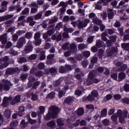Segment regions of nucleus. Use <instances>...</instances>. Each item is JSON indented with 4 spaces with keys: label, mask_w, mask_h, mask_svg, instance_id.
I'll return each mask as SVG.
<instances>
[{
    "label": "nucleus",
    "mask_w": 129,
    "mask_h": 129,
    "mask_svg": "<svg viewBox=\"0 0 129 129\" xmlns=\"http://www.w3.org/2000/svg\"><path fill=\"white\" fill-rule=\"evenodd\" d=\"M30 95L31 96V100L33 101H36L38 99V96L36 94H34V92H31Z\"/></svg>",
    "instance_id": "28"
},
{
    "label": "nucleus",
    "mask_w": 129,
    "mask_h": 129,
    "mask_svg": "<svg viewBox=\"0 0 129 129\" xmlns=\"http://www.w3.org/2000/svg\"><path fill=\"white\" fill-rule=\"evenodd\" d=\"M13 17H14V15L12 14L5 15L4 16H1L0 17V23L1 22L7 21V20H9V19H12Z\"/></svg>",
    "instance_id": "8"
},
{
    "label": "nucleus",
    "mask_w": 129,
    "mask_h": 129,
    "mask_svg": "<svg viewBox=\"0 0 129 129\" xmlns=\"http://www.w3.org/2000/svg\"><path fill=\"white\" fill-rule=\"evenodd\" d=\"M13 98L12 97H4L3 99L4 104H8V102L9 100H12Z\"/></svg>",
    "instance_id": "32"
},
{
    "label": "nucleus",
    "mask_w": 129,
    "mask_h": 129,
    "mask_svg": "<svg viewBox=\"0 0 129 129\" xmlns=\"http://www.w3.org/2000/svg\"><path fill=\"white\" fill-rule=\"evenodd\" d=\"M49 110L50 111L53 118H55L57 116V114L59 113V107L57 106H51L49 107Z\"/></svg>",
    "instance_id": "2"
},
{
    "label": "nucleus",
    "mask_w": 129,
    "mask_h": 129,
    "mask_svg": "<svg viewBox=\"0 0 129 129\" xmlns=\"http://www.w3.org/2000/svg\"><path fill=\"white\" fill-rule=\"evenodd\" d=\"M106 52L107 57H111L112 55L116 54L118 52V48H117V46H112L111 48L107 49Z\"/></svg>",
    "instance_id": "1"
},
{
    "label": "nucleus",
    "mask_w": 129,
    "mask_h": 129,
    "mask_svg": "<svg viewBox=\"0 0 129 129\" xmlns=\"http://www.w3.org/2000/svg\"><path fill=\"white\" fill-rule=\"evenodd\" d=\"M21 101V96L17 95L16 96L12 101V104H16V103H19Z\"/></svg>",
    "instance_id": "9"
},
{
    "label": "nucleus",
    "mask_w": 129,
    "mask_h": 129,
    "mask_svg": "<svg viewBox=\"0 0 129 129\" xmlns=\"http://www.w3.org/2000/svg\"><path fill=\"white\" fill-rule=\"evenodd\" d=\"M127 69V66L125 64H123L121 65L120 68L118 69L119 72H123V71H125Z\"/></svg>",
    "instance_id": "19"
},
{
    "label": "nucleus",
    "mask_w": 129,
    "mask_h": 129,
    "mask_svg": "<svg viewBox=\"0 0 129 129\" xmlns=\"http://www.w3.org/2000/svg\"><path fill=\"white\" fill-rule=\"evenodd\" d=\"M96 46L97 48H102L104 46V42L100 40H97L96 41Z\"/></svg>",
    "instance_id": "16"
},
{
    "label": "nucleus",
    "mask_w": 129,
    "mask_h": 129,
    "mask_svg": "<svg viewBox=\"0 0 129 129\" xmlns=\"http://www.w3.org/2000/svg\"><path fill=\"white\" fill-rule=\"evenodd\" d=\"M16 72H20V69L18 68H9L7 69L5 74L6 75H12V74H14V73H16Z\"/></svg>",
    "instance_id": "4"
},
{
    "label": "nucleus",
    "mask_w": 129,
    "mask_h": 129,
    "mask_svg": "<svg viewBox=\"0 0 129 129\" xmlns=\"http://www.w3.org/2000/svg\"><path fill=\"white\" fill-rule=\"evenodd\" d=\"M58 21V18L57 17H54L53 18L50 19L49 21V24L50 25H52V24H55L56 22Z\"/></svg>",
    "instance_id": "36"
},
{
    "label": "nucleus",
    "mask_w": 129,
    "mask_h": 129,
    "mask_svg": "<svg viewBox=\"0 0 129 129\" xmlns=\"http://www.w3.org/2000/svg\"><path fill=\"white\" fill-rule=\"evenodd\" d=\"M111 118L114 122H117V115H116V114H114L113 115H112L111 116Z\"/></svg>",
    "instance_id": "56"
},
{
    "label": "nucleus",
    "mask_w": 129,
    "mask_h": 129,
    "mask_svg": "<svg viewBox=\"0 0 129 129\" xmlns=\"http://www.w3.org/2000/svg\"><path fill=\"white\" fill-rule=\"evenodd\" d=\"M76 114L78 116L83 115L84 114V108L82 107L78 108L76 110Z\"/></svg>",
    "instance_id": "13"
},
{
    "label": "nucleus",
    "mask_w": 129,
    "mask_h": 129,
    "mask_svg": "<svg viewBox=\"0 0 129 129\" xmlns=\"http://www.w3.org/2000/svg\"><path fill=\"white\" fill-rule=\"evenodd\" d=\"M82 54L85 58H88L90 56V52L88 51H84L82 52Z\"/></svg>",
    "instance_id": "35"
},
{
    "label": "nucleus",
    "mask_w": 129,
    "mask_h": 129,
    "mask_svg": "<svg viewBox=\"0 0 129 129\" xmlns=\"http://www.w3.org/2000/svg\"><path fill=\"white\" fill-rule=\"evenodd\" d=\"M4 84H3V90L4 91H9L10 89H11V86L13 85L10 81H8L7 80H2Z\"/></svg>",
    "instance_id": "3"
},
{
    "label": "nucleus",
    "mask_w": 129,
    "mask_h": 129,
    "mask_svg": "<svg viewBox=\"0 0 129 129\" xmlns=\"http://www.w3.org/2000/svg\"><path fill=\"white\" fill-rule=\"evenodd\" d=\"M40 44H42V39H35L34 44L35 46H40Z\"/></svg>",
    "instance_id": "44"
},
{
    "label": "nucleus",
    "mask_w": 129,
    "mask_h": 129,
    "mask_svg": "<svg viewBox=\"0 0 129 129\" xmlns=\"http://www.w3.org/2000/svg\"><path fill=\"white\" fill-rule=\"evenodd\" d=\"M93 22L97 26H100V25H102V21L98 18L93 19Z\"/></svg>",
    "instance_id": "20"
},
{
    "label": "nucleus",
    "mask_w": 129,
    "mask_h": 129,
    "mask_svg": "<svg viewBox=\"0 0 129 129\" xmlns=\"http://www.w3.org/2000/svg\"><path fill=\"white\" fill-rule=\"evenodd\" d=\"M29 60H36L37 59V54H31L28 57Z\"/></svg>",
    "instance_id": "63"
},
{
    "label": "nucleus",
    "mask_w": 129,
    "mask_h": 129,
    "mask_svg": "<svg viewBox=\"0 0 129 129\" xmlns=\"http://www.w3.org/2000/svg\"><path fill=\"white\" fill-rule=\"evenodd\" d=\"M92 80L93 81H89V85H91L93 84V83L97 84V83H98V82H99V81L98 80V79H97L96 78Z\"/></svg>",
    "instance_id": "52"
},
{
    "label": "nucleus",
    "mask_w": 129,
    "mask_h": 129,
    "mask_svg": "<svg viewBox=\"0 0 129 129\" xmlns=\"http://www.w3.org/2000/svg\"><path fill=\"white\" fill-rule=\"evenodd\" d=\"M55 32V29L52 28V29H50L49 30H48L46 33L47 35H48L49 36H52L53 34H54Z\"/></svg>",
    "instance_id": "41"
},
{
    "label": "nucleus",
    "mask_w": 129,
    "mask_h": 129,
    "mask_svg": "<svg viewBox=\"0 0 129 129\" xmlns=\"http://www.w3.org/2000/svg\"><path fill=\"white\" fill-rule=\"evenodd\" d=\"M27 61V58L24 57H20L18 59V62L19 63H20V64H22V63H26Z\"/></svg>",
    "instance_id": "37"
},
{
    "label": "nucleus",
    "mask_w": 129,
    "mask_h": 129,
    "mask_svg": "<svg viewBox=\"0 0 129 129\" xmlns=\"http://www.w3.org/2000/svg\"><path fill=\"white\" fill-rule=\"evenodd\" d=\"M58 71H57V69L54 68H51L49 69V73L51 74H54V73H57Z\"/></svg>",
    "instance_id": "40"
},
{
    "label": "nucleus",
    "mask_w": 129,
    "mask_h": 129,
    "mask_svg": "<svg viewBox=\"0 0 129 129\" xmlns=\"http://www.w3.org/2000/svg\"><path fill=\"white\" fill-rule=\"evenodd\" d=\"M52 118V113H51V111H48L47 114H46L45 119V120H50L51 118Z\"/></svg>",
    "instance_id": "31"
},
{
    "label": "nucleus",
    "mask_w": 129,
    "mask_h": 129,
    "mask_svg": "<svg viewBox=\"0 0 129 129\" xmlns=\"http://www.w3.org/2000/svg\"><path fill=\"white\" fill-rule=\"evenodd\" d=\"M70 48L74 53L77 51V45L74 43H72L70 45Z\"/></svg>",
    "instance_id": "17"
},
{
    "label": "nucleus",
    "mask_w": 129,
    "mask_h": 129,
    "mask_svg": "<svg viewBox=\"0 0 129 129\" xmlns=\"http://www.w3.org/2000/svg\"><path fill=\"white\" fill-rule=\"evenodd\" d=\"M60 84H61V82L60 81V79H58L56 81H53L52 85L54 87H58Z\"/></svg>",
    "instance_id": "25"
},
{
    "label": "nucleus",
    "mask_w": 129,
    "mask_h": 129,
    "mask_svg": "<svg viewBox=\"0 0 129 129\" xmlns=\"http://www.w3.org/2000/svg\"><path fill=\"white\" fill-rule=\"evenodd\" d=\"M11 111L10 110H6L5 112H4V116L5 117H6V118H10V117H11Z\"/></svg>",
    "instance_id": "30"
},
{
    "label": "nucleus",
    "mask_w": 129,
    "mask_h": 129,
    "mask_svg": "<svg viewBox=\"0 0 129 129\" xmlns=\"http://www.w3.org/2000/svg\"><path fill=\"white\" fill-rule=\"evenodd\" d=\"M88 79L90 80V81L93 80L94 79V74L93 72H90L88 75Z\"/></svg>",
    "instance_id": "42"
},
{
    "label": "nucleus",
    "mask_w": 129,
    "mask_h": 129,
    "mask_svg": "<svg viewBox=\"0 0 129 129\" xmlns=\"http://www.w3.org/2000/svg\"><path fill=\"white\" fill-rule=\"evenodd\" d=\"M9 62H4V63L1 64L0 70H2V69H4V68H6V67H8V66H9Z\"/></svg>",
    "instance_id": "47"
},
{
    "label": "nucleus",
    "mask_w": 129,
    "mask_h": 129,
    "mask_svg": "<svg viewBox=\"0 0 129 129\" xmlns=\"http://www.w3.org/2000/svg\"><path fill=\"white\" fill-rule=\"evenodd\" d=\"M78 89L75 91V94L78 95V96H80L82 94V91L84 90V88L82 86H80L78 88Z\"/></svg>",
    "instance_id": "10"
},
{
    "label": "nucleus",
    "mask_w": 129,
    "mask_h": 129,
    "mask_svg": "<svg viewBox=\"0 0 129 129\" xmlns=\"http://www.w3.org/2000/svg\"><path fill=\"white\" fill-rule=\"evenodd\" d=\"M114 27L115 28H120V27H121V24L120 23V22L119 21L116 20V22L114 23Z\"/></svg>",
    "instance_id": "50"
},
{
    "label": "nucleus",
    "mask_w": 129,
    "mask_h": 129,
    "mask_svg": "<svg viewBox=\"0 0 129 129\" xmlns=\"http://www.w3.org/2000/svg\"><path fill=\"white\" fill-rule=\"evenodd\" d=\"M40 85V81H36L33 84L32 88L33 89H37V87Z\"/></svg>",
    "instance_id": "43"
},
{
    "label": "nucleus",
    "mask_w": 129,
    "mask_h": 129,
    "mask_svg": "<svg viewBox=\"0 0 129 129\" xmlns=\"http://www.w3.org/2000/svg\"><path fill=\"white\" fill-rule=\"evenodd\" d=\"M55 96V92H51L50 93L47 95L46 98H54Z\"/></svg>",
    "instance_id": "45"
},
{
    "label": "nucleus",
    "mask_w": 129,
    "mask_h": 129,
    "mask_svg": "<svg viewBox=\"0 0 129 129\" xmlns=\"http://www.w3.org/2000/svg\"><path fill=\"white\" fill-rule=\"evenodd\" d=\"M25 44H26V38L23 37H20L17 42V47L21 49Z\"/></svg>",
    "instance_id": "5"
},
{
    "label": "nucleus",
    "mask_w": 129,
    "mask_h": 129,
    "mask_svg": "<svg viewBox=\"0 0 129 129\" xmlns=\"http://www.w3.org/2000/svg\"><path fill=\"white\" fill-rule=\"evenodd\" d=\"M123 29H124V27L123 26L118 28V31L119 32V35L120 36H121V37H123L124 36V33L123 32Z\"/></svg>",
    "instance_id": "22"
},
{
    "label": "nucleus",
    "mask_w": 129,
    "mask_h": 129,
    "mask_svg": "<svg viewBox=\"0 0 129 129\" xmlns=\"http://www.w3.org/2000/svg\"><path fill=\"white\" fill-rule=\"evenodd\" d=\"M124 90L126 92H129V84H125L124 85Z\"/></svg>",
    "instance_id": "64"
},
{
    "label": "nucleus",
    "mask_w": 129,
    "mask_h": 129,
    "mask_svg": "<svg viewBox=\"0 0 129 129\" xmlns=\"http://www.w3.org/2000/svg\"><path fill=\"white\" fill-rule=\"evenodd\" d=\"M56 123L59 127H62L63 125H64V122H63V120L61 118H58L56 120Z\"/></svg>",
    "instance_id": "21"
},
{
    "label": "nucleus",
    "mask_w": 129,
    "mask_h": 129,
    "mask_svg": "<svg viewBox=\"0 0 129 129\" xmlns=\"http://www.w3.org/2000/svg\"><path fill=\"white\" fill-rule=\"evenodd\" d=\"M101 114L102 116H106V114H107V109L106 108H104L102 110Z\"/></svg>",
    "instance_id": "55"
},
{
    "label": "nucleus",
    "mask_w": 129,
    "mask_h": 129,
    "mask_svg": "<svg viewBox=\"0 0 129 129\" xmlns=\"http://www.w3.org/2000/svg\"><path fill=\"white\" fill-rule=\"evenodd\" d=\"M108 18L109 20H112L113 17H114V12H109L107 13Z\"/></svg>",
    "instance_id": "46"
},
{
    "label": "nucleus",
    "mask_w": 129,
    "mask_h": 129,
    "mask_svg": "<svg viewBox=\"0 0 129 129\" xmlns=\"http://www.w3.org/2000/svg\"><path fill=\"white\" fill-rule=\"evenodd\" d=\"M116 38H117L116 35H111L109 37V40L113 43H115V42H116Z\"/></svg>",
    "instance_id": "24"
},
{
    "label": "nucleus",
    "mask_w": 129,
    "mask_h": 129,
    "mask_svg": "<svg viewBox=\"0 0 129 129\" xmlns=\"http://www.w3.org/2000/svg\"><path fill=\"white\" fill-rule=\"evenodd\" d=\"M18 124H19V121L18 120H14L10 123V126L15 127L17 126Z\"/></svg>",
    "instance_id": "34"
},
{
    "label": "nucleus",
    "mask_w": 129,
    "mask_h": 129,
    "mask_svg": "<svg viewBox=\"0 0 129 129\" xmlns=\"http://www.w3.org/2000/svg\"><path fill=\"white\" fill-rule=\"evenodd\" d=\"M18 39H19V36L17 34H15L12 36V41L13 42H17Z\"/></svg>",
    "instance_id": "60"
},
{
    "label": "nucleus",
    "mask_w": 129,
    "mask_h": 129,
    "mask_svg": "<svg viewBox=\"0 0 129 129\" xmlns=\"http://www.w3.org/2000/svg\"><path fill=\"white\" fill-rule=\"evenodd\" d=\"M121 47L123 49H124V50H126V51H129V43H124L121 44Z\"/></svg>",
    "instance_id": "29"
},
{
    "label": "nucleus",
    "mask_w": 129,
    "mask_h": 129,
    "mask_svg": "<svg viewBox=\"0 0 129 129\" xmlns=\"http://www.w3.org/2000/svg\"><path fill=\"white\" fill-rule=\"evenodd\" d=\"M63 31L65 32V33H72L74 31L73 28H68L66 26H64Z\"/></svg>",
    "instance_id": "33"
},
{
    "label": "nucleus",
    "mask_w": 129,
    "mask_h": 129,
    "mask_svg": "<svg viewBox=\"0 0 129 129\" xmlns=\"http://www.w3.org/2000/svg\"><path fill=\"white\" fill-rule=\"evenodd\" d=\"M0 42L3 45L7 44L8 43V36L7 33L0 35Z\"/></svg>",
    "instance_id": "6"
},
{
    "label": "nucleus",
    "mask_w": 129,
    "mask_h": 129,
    "mask_svg": "<svg viewBox=\"0 0 129 129\" xmlns=\"http://www.w3.org/2000/svg\"><path fill=\"white\" fill-rule=\"evenodd\" d=\"M32 32H27L26 33L25 37L26 39H31V38H32Z\"/></svg>",
    "instance_id": "57"
},
{
    "label": "nucleus",
    "mask_w": 129,
    "mask_h": 129,
    "mask_svg": "<svg viewBox=\"0 0 129 129\" xmlns=\"http://www.w3.org/2000/svg\"><path fill=\"white\" fill-rule=\"evenodd\" d=\"M98 60V58H97V57H93L91 59V64H95V63H97Z\"/></svg>",
    "instance_id": "59"
},
{
    "label": "nucleus",
    "mask_w": 129,
    "mask_h": 129,
    "mask_svg": "<svg viewBox=\"0 0 129 129\" xmlns=\"http://www.w3.org/2000/svg\"><path fill=\"white\" fill-rule=\"evenodd\" d=\"M46 51L45 50H43L40 52V60H43L46 59Z\"/></svg>",
    "instance_id": "18"
},
{
    "label": "nucleus",
    "mask_w": 129,
    "mask_h": 129,
    "mask_svg": "<svg viewBox=\"0 0 129 129\" xmlns=\"http://www.w3.org/2000/svg\"><path fill=\"white\" fill-rule=\"evenodd\" d=\"M47 125L50 128L54 129L56 126V122L54 120H51L47 123Z\"/></svg>",
    "instance_id": "15"
},
{
    "label": "nucleus",
    "mask_w": 129,
    "mask_h": 129,
    "mask_svg": "<svg viewBox=\"0 0 129 129\" xmlns=\"http://www.w3.org/2000/svg\"><path fill=\"white\" fill-rule=\"evenodd\" d=\"M47 9L48 8L44 7V10L37 14L35 16V19H36V20H39V19H41V18H42V16H43V13H45V12H46V10H47Z\"/></svg>",
    "instance_id": "12"
},
{
    "label": "nucleus",
    "mask_w": 129,
    "mask_h": 129,
    "mask_svg": "<svg viewBox=\"0 0 129 129\" xmlns=\"http://www.w3.org/2000/svg\"><path fill=\"white\" fill-rule=\"evenodd\" d=\"M122 102L124 104H129V98L127 97H124L123 98L121 99Z\"/></svg>",
    "instance_id": "39"
},
{
    "label": "nucleus",
    "mask_w": 129,
    "mask_h": 129,
    "mask_svg": "<svg viewBox=\"0 0 129 129\" xmlns=\"http://www.w3.org/2000/svg\"><path fill=\"white\" fill-rule=\"evenodd\" d=\"M27 118L29 123L31 124H33L34 123H36V122H37V120L32 119L31 117H30V115L27 116Z\"/></svg>",
    "instance_id": "23"
},
{
    "label": "nucleus",
    "mask_w": 129,
    "mask_h": 129,
    "mask_svg": "<svg viewBox=\"0 0 129 129\" xmlns=\"http://www.w3.org/2000/svg\"><path fill=\"white\" fill-rule=\"evenodd\" d=\"M91 94L94 97H97L98 96V92L96 90H93L91 92Z\"/></svg>",
    "instance_id": "58"
},
{
    "label": "nucleus",
    "mask_w": 129,
    "mask_h": 129,
    "mask_svg": "<svg viewBox=\"0 0 129 129\" xmlns=\"http://www.w3.org/2000/svg\"><path fill=\"white\" fill-rule=\"evenodd\" d=\"M32 51H33V45L28 44L25 47V48L23 51V53L25 54H28L30 52H32Z\"/></svg>",
    "instance_id": "7"
},
{
    "label": "nucleus",
    "mask_w": 129,
    "mask_h": 129,
    "mask_svg": "<svg viewBox=\"0 0 129 129\" xmlns=\"http://www.w3.org/2000/svg\"><path fill=\"white\" fill-rule=\"evenodd\" d=\"M38 68L39 70H43L45 68V64L43 62H40L38 65Z\"/></svg>",
    "instance_id": "48"
},
{
    "label": "nucleus",
    "mask_w": 129,
    "mask_h": 129,
    "mask_svg": "<svg viewBox=\"0 0 129 129\" xmlns=\"http://www.w3.org/2000/svg\"><path fill=\"white\" fill-rule=\"evenodd\" d=\"M126 75L124 72H120L118 75V80L119 82L122 81L125 78Z\"/></svg>",
    "instance_id": "11"
},
{
    "label": "nucleus",
    "mask_w": 129,
    "mask_h": 129,
    "mask_svg": "<svg viewBox=\"0 0 129 129\" xmlns=\"http://www.w3.org/2000/svg\"><path fill=\"white\" fill-rule=\"evenodd\" d=\"M35 76L37 77H42L43 76V72L39 71H38L37 72L35 73Z\"/></svg>",
    "instance_id": "62"
},
{
    "label": "nucleus",
    "mask_w": 129,
    "mask_h": 129,
    "mask_svg": "<svg viewBox=\"0 0 129 129\" xmlns=\"http://www.w3.org/2000/svg\"><path fill=\"white\" fill-rule=\"evenodd\" d=\"M72 101H73V97L70 96L65 99L64 102L68 105H70L72 103Z\"/></svg>",
    "instance_id": "14"
},
{
    "label": "nucleus",
    "mask_w": 129,
    "mask_h": 129,
    "mask_svg": "<svg viewBox=\"0 0 129 129\" xmlns=\"http://www.w3.org/2000/svg\"><path fill=\"white\" fill-rule=\"evenodd\" d=\"M111 78H112L113 80H117V73H114L111 75Z\"/></svg>",
    "instance_id": "61"
},
{
    "label": "nucleus",
    "mask_w": 129,
    "mask_h": 129,
    "mask_svg": "<svg viewBox=\"0 0 129 129\" xmlns=\"http://www.w3.org/2000/svg\"><path fill=\"white\" fill-rule=\"evenodd\" d=\"M30 13V9L26 8L22 12V15H28Z\"/></svg>",
    "instance_id": "49"
},
{
    "label": "nucleus",
    "mask_w": 129,
    "mask_h": 129,
    "mask_svg": "<svg viewBox=\"0 0 129 129\" xmlns=\"http://www.w3.org/2000/svg\"><path fill=\"white\" fill-rule=\"evenodd\" d=\"M80 125L81 126H86V125H87V123H86V121H85V120L84 119L81 120L80 119Z\"/></svg>",
    "instance_id": "53"
},
{
    "label": "nucleus",
    "mask_w": 129,
    "mask_h": 129,
    "mask_svg": "<svg viewBox=\"0 0 129 129\" xmlns=\"http://www.w3.org/2000/svg\"><path fill=\"white\" fill-rule=\"evenodd\" d=\"M41 38V33L39 32H37L34 34V40L40 39Z\"/></svg>",
    "instance_id": "38"
},
{
    "label": "nucleus",
    "mask_w": 129,
    "mask_h": 129,
    "mask_svg": "<svg viewBox=\"0 0 129 129\" xmlns=\"http://www.w3.org/2000/svg\"><path fill=\"white\" fill-rule=\"evenodd\" d=\"M66 72H67V70H66V68L63 66H61L59 69V73L63 74V73H66Z\"/></svg>",
    "instance_id": "27"
},
{
    "label": "nucleus",
    "mask_w": 129,
    "mask_h": 129,
    "mask_svg": "<svg viewBox=\"0 0 129 129\" xmlns=\"http://www.w3.org/2000/svg\"><path fill=\"white\" fill-rule=\"evenodd\" d=\"M107 36V33H103L101 34V39L102 41H104V42H107L108 39L106 37Z\"/></svg>",
    "instance_id": "26"
},
{
    "label": "nucleus",
    "mask_w": 129,
    "mask_h": 129,
    "mask_svg": "<svg viewBox=\"0 0 129 129\" xmlns=\"http://www.w3.org/2000/svg\"><path fill=\"white\" fill-rule=\"evenodd\" d=\"M113 97L115 100H119L121 98V95L119 94H116L113 95Z\"/></svg>",
    "instance_id": "51"
},
{
    "label": "nucleus",
    "mask_w": 129,
    "mask_h": 129,
    "mask_svg": "<svg viewBox=\"0 0 129 129\" xmlns=\"http://www.w3.org/2000/svg\"><path fill=\"white\" fill-rule=\"evenodd\" d=\"M28 78V75L27 74H24L21 75L20 76V79L22 80V81H25Z\"/></svg>",
    "instance_id": "54"
}]
</instances>
